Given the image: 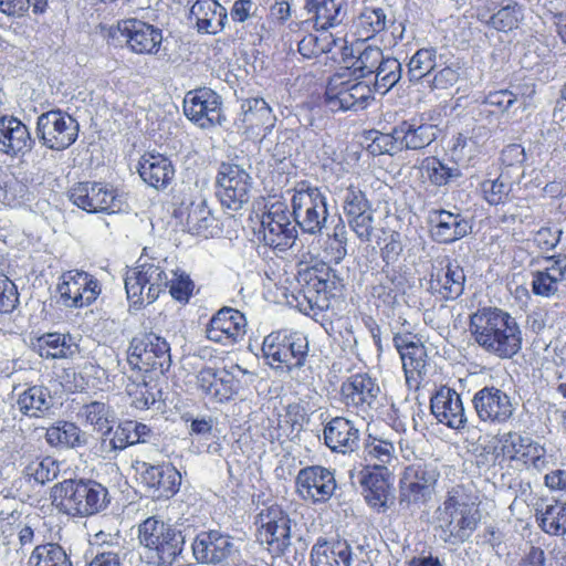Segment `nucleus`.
I'll return each mask as SVG.
<instances>
[{"label":"nucleus","instance_id":"nucleus-4","mask_svg":"<svg viewBox=\"0 0 566 566\" xmlns=\"http://www.w3.org/2000/svg\"><path fill=\"white\" fill-rule=\"evenodd\" d=\"M139 543L156 553L159 566H171L182 553L185 537L181 531L156 516L138 525Z\"/></svg>","mask_w":566,"mask_h":566},{"label":"nucleus","instance_id":"nucleus-12","mask_svg":"<svg viewBox=\"0 0 566 566\" xmlns=\"http://www.w3.org/2000/svg\"><path fill=\"white\" fill-rule=\"evenodd\" d=\"M217 187L222 206L237 211L250 199L252 178L241 166L222 163L217 176Z\"/></svg>","mask_w":566,"mask_h":566},{"label":"nucleus","instance_id":"nucleus-30","mask_svg":"<svg viewBox=\"0 0 566 566\" xmlns=\"http://www.w3.org/2000/svg\"><path fill=\"white\" fill-rule=\"evenodd\" d=\"M430 222L433 224L431 237L438 243H452L471 230L469 221L459 212L434 210L430 214Z\"/></svg>","mask_w":566,"mask_h":566},{"label":"nucleus","instance_id":"nucleus-52","mask_svg":"<svg viewBox=\"0 0 566 566\" xmlns=\"http://www.w3.org/2000/svg\"><path fill=\"white\" fill-rule=\"evenodd\" d=\"M298 281L306 283L304 296L310 307L313 308L314 305L319 307V298L323 295V300H326V292L331 287V285L326 283V279H317L315 270H304L300 273Z\"/></svg>","mask_w":566,"mask_h":566},{"label":"nucleus","instance_id":"nucleus-57","mask_svg":"<svg viewBox=\"0 0 566 566\" xmlns=\"http://www.w3.org/2000/svg\"><path fill=\"white\" fill-rule=\"evenodd\" d=\"M423 167L427 170L429 180L436 186H444L461 175L458 167H448L434 157L427 158Z\"/></svg>","mask_w":566,"mask_h":566},{"label":"nucleus","instance_id":"nucleus-11","mask_svg":"<svg viewBox=\"0 0 566 566\" xmlns=\"http://www.w3.org/2000/svg\"><path fill=\"white\" fill-rule=\"evenodd\" d=\"M264 243L273 249L285 251L292 248L297 239V224L292 212L283 202H275L262 214Z\"/></svg>","mask_w":566,"mask_h":566},{"label":"nucleus","instance_id":"nucleus-51","mask_svg":"<svg viewBox=\"0 0 566 566\" xmlns=\"http://www.w3.org/2000/svg\"><path fill=\"white\" fill-rule=\"evenodd\" d=\"M82 415L103 437L112 433V415L109 407L101 401H93L82 408Z\"/></svg>","mask_w":566,"mask_h":566},{"label":"nucleus","instance_id":"nucleus-6","mask_svg":"<svg viewBox=\"0 0 566 566\" xmlns=\"http://www.w3.org/2000/svg\"><path fill=\"white\" fill-rule=\"evenodd\" d=\"M262 352L272 367L292 371L304 366L308 356V340L298 332H273L264 338Z\"/></svg>","mask_w":566,"mask_h":566},{"label":"nucleus","instance_id":"nucleus-43","mask_svg":"<svg viewBox=\"0 0 566 566\" xmlns=\"http://www.w3.org/2000/svg\"><path fill=\"white\" fill-rule=\"evenodd\" d=\"M19 410L29 417H40L52 406L50 390L43 386H31L17 400Z\"/></svg>","mask_w":566,"mask_h":566},{"label":"nucleus","instance_id":"nucleus-50","mask_svg":"<svg viewBox=\"0 0 566 566\" xmlns=\"http://www.w3.org/2000/svg\"><path fill=\"white\" fill-rule=\"evenodd\" d=\"M384 57V52L377 46H366L353 62L352 74L356 78H364L374 75L376 69H379Z\"/></svg>","mask_w":566,"mask_h":566},{"label":"nucleus","instance_id":"nucleus-9","mask_svg":"<svg viewBox=\"0 0 566 566\" xmlns=\"http://www.w3.org/2000/svg\"><path fill=\"white\" fill-rule=\"evenodd\" d=\"M78 132L77 120L61 109L42 113L36 119V138L42 146L51 150L67 149L76 142Z\"/></svg>","mask_w":566,"mask_h":566},{"label":"nucleus","instance_id":"nucleus-25","mask_svg":"<svg viewBox=\"0 0 566 566\" xmlns=\"http://www.w3.org/2000/svg\"><path fill=\"white\" fill-rule=\"evenodd\" d=\"M244 315L232 307H222L210 319L206 334L208 339L224 345L233 344L245 334Z\"/></svg>","mask_w":566,"mask_h":566},{"label":"nucleus","instance_id":"nucleus-61","mask_svg":"<svg viewBox=\"0 0 566 566\" xmlns=\"http://www.w3.org/2000/svg\"><path fill=\"white\" fill-rule=\"evenodd\" d=\"M129 428H132V420L120 422L116 429L108 437H103L102 450L105 452L122 451L128 446H132L129 441Z\"/></svg>","mask_w":566,"mask_h":566},{"label":"nucleus","instance_id":"nucleus-42","mask_svg":"<svg viewBox=\"0 0 566 566\" xmlns=\"http://www.w3.org/2000/svg\"><path fill=\"white\" fill-rule=\"evenodd\" d=\"M46 442L55 448H78L86 443V437L73 422L59 421L48 428Z\"/></svg>","mask_w":566,"mask_h":566},{"label":"nucleus","instance_id":"nucleus-24","mask_svg":"<svg viewBox=\"0 0 566 566\" xmlns=\"http://www.w3.org/2000/svg\"><path fill=\"white\" fill-rule=\"evenodd\" d=\"M196 384L207 398L216 402L230 400L239 390V380L226 368H202L196 376Z\"/></svg>","mask_w":566,"mask_h":566},{"label":"nucleus","instance_id":"nucleus-58","mask_svg":"<svg viewBox=\"0 0 566 566\" xmlns=\"http://www.w3.org/2000/svg\"><path fill=\"white\" fill-rule=\"evenodd\" d=\"M386 22V14L380 8H366L358 17V27L366 38H371L384 31Z\"/></svg>","mask_w":566,"mask_h":566},{"label":"nucleus","instance_id":"nucleus-3","mask_svg":"<svg viewBox=\"0 0 566 566\" xmlns=\"http://www.w3.org/2000/svg\"><path fill=\"white\" fill-rule=\"evenodd\" d=\"M53 502L73 516H91L106 509L108 491L93 480H64L52 489Z\"/></svg>","mask_w":566,"mask_h":566},{"label":"nucleus","instance_id":"nucleus-28","mask_svg":"<svg viewBox=\"0 0 566 566\" xmlns=\"http://www.w3.org/2000/svg\"><path fill=\"white\" fill-rule=\"evenodd\" d=\"M192 554L198 563L220 564L233 553L230 536L218 531L201 532L192 542Z\"/></svg>","mask_w":566,"mask_h":566},{"label":"nucleus","instance_id":"nucleus-64","mask_svg":"<svg viewBox=\"0 0 566 566\" xmlns=\"http://www.w3.org/2000/svg\"><path fill=\"white\" fill-rule=\"evenodd\" d=\"M461 70L462 66L459 61L451 62L434 74L430 81V87L432 90H447L453 86L460 78Z\"/></svg>","mask_w":566,"mask_h":566},{"label":"nucleus","instance_id":"nucleus-55","mask_svg":"<svg viewBox=\"0 0 566 566\" xmlns=\"http://www.w3.org/2000/svg\"><path fill=\"white\" fill-rule=\"evenodd\" d=\"M481 189L484 196V199L490 205H500L504 203L512 191V184L504 178L503 175H500L496 179H488L481 184Z\"/></svg>","mask_w":566,"mask_h":566},{"label":"nucleus","instance_id":"nucleus-33","mask_svg":"<svg viewBox=\"0 0 566 566\" xmlns=\"http://www.w3.org/2000/svg\"><path fill=\"white\" fill-rule=\"evenodd\" d=\"M324 442L333 452L348 453L358 448L359 430L344 417H335L325 424Z\"/></svg>","mask_w":566,"mask_h":566},{"label":"nucleus","instance_id":"nucleus-37","mask_svg":"<svg viewBox=\"0 0 566 566\" xmlns=\"http://www.w3.org/2000/svg\"><path fill=\"white\" fill-rule=\"evenodd\" d=\"M304 8L321 30L339 25L346 17L345 0H306Z\"/></svg>","mask_w":566,"mask_h":566},{"label":"nucleus","instance_id":"nucleus-10","mask_svg":"<svg viewBox=\"0 0 566 566\" xmlns=\"http://www.w3.org/2000/svg\"><path fill=\"white\" fill-rule=\"evenodd\" d=\"M342 401L363 419L373 418L379 407L380 387L368 374L352 375L340 386Z\"/></svg>","mask_w":566,"mask_h":566},{"label":"nucleus","instance_id":"nucleus-22","mask_svg":"<svg viewBox=\"0 0 566 566\" xmlns=\"http://www.w3.org/2000/svg\"><path fill=\"white\" fill-rule=\"evenodd\" d=\"M117 31L129 49L138 54H156L163 42L160 29L138 19L118 22Z\"/></svg>","mask_w":566,"mask_h":566},{"label":"nucleus","instance_id":"nucleus-63","mask_svg":"<svg viewBox=\"0 0 566 566\" xmlns=\"http://www.w3.org/2000/svg\"><path fill=\"white\" fill-rule=\"evenodd\" d=\"M171 279H168L170 295L179 302H188L195 284L184 271H171Z\"/></svg>","mask_w":566,"mask_h":566},{"label":"nucleus","instance_id":"nucleus-14","mask_svg":"<svg viewBox=\"0 0 566 566\" xmlns=\"http://www.w3.org/2000/svg\"><path fill=\"white\" fill-rule=\"evenodd\" d=\"M258 538L273 555H282L291 545V518L279 506L262 510L256 516Z\"/></svg>","mask_w":566,"mask_h":566},{"label":"nucleus","instance_id":"nucleus-8","mask_svg":"<svg viewBox=\"0 0 566 566\" xmlns=\"http://www.w3.org/2000/svg\"><path fill=\"white\" fill-rule=\"evenodd\" d=\"M168 286V275L159 263L143 262L127 272L125 290L135 306L154 303Z\"/></svg>","mask_w":566,"mask_h":566},{"label":"nucleus","instance_id":"nucleus-13","mask_svg":"<svg viewBox=\"0 0 566 566\" xmlns=\"http://www.w3.org/2000/svg\"><path fill=\"white\" fill-rule=\"evenodd\" d=\"M69 198L75 206L91 213H116L123 206L112 186L96 181L74 185L69 191Z\"/></svg>","mask_w":566,"mask_h":566},{"label":"nucleus","instance_id":"nucleus-15","mask_svg":"<svg viewBox=\"0 0 566 566\" xmlns=\"http://www.w3.org/2000/svg\"><path fill=\"white\" fill-rule=\"evenodd\" d=\"M326 103L333 111L363 109L371 98V88L364 82L344 80L333 75L326 86Z\"/></svg>","mask_w":566,"mask_h":566},{"label":"nucleus","instance_id":"nucleus-32","mask_svg":"<svg viewBox=\"0 0 566 566\" xmlns=\"http://www.w3.org/2000/svg\"><path fill=\"white\" fill-rule=\"evenodd\" d=\"M140 178L157 190L166 189L175 177L171 160L161 155L147 153L142 156L138 165Z\"/></svg>","mask_w":566,"mask_h":566},{"label":"nucleus","instance_id":"nucleus-17","mask_svg":"<svg viewBox=\"0 0 566 566\" xmlns=\"http://www.w3.org/2000/svg\"><path fill=\"white\" fill-rule=\"evenodd\" d=\"M472 405L478 418L489 423H505L515 411L511 397L495 386H485L478 390L472 398Z\"/></svg>","mask_w":566,"mask_h":566},{"label":"nucleus","instance_id":"nucleus-26","mask_svg":"<svg viewBox=\"0 0 566 566\" xmlns=\"http://www.w3.org/2000/svg\"><path fill=\"white\" fill-rule=\"evenodd\" d=\"M394 344L400 354L407 381H417V378L426 371L427 350L424 345L411 333H396Z\"/></svg>","mask_w":566,"mask_h":566},{"label":"nucleus","instance_id":"nucleus-5","mask_svg":"<svg viewBox=\"0 0 566 566\" xmlns=\"http://www.w3.org/2000/svg\"><path fill=\"white\" fill-rule=\"evenodd\" d=\"M292 216L303 232L316 235L326 227L328 209L326 197L317 187L298 184L291 198Z\"/></svg>","mask_w":566,"mask_h":566},{"label":"nucleus","instance_id":"nucleus-21","mask_svg":"<svg viewBox=\"0 0 566 566\" xmlns=\"http://www.w3.org/2000/svg\"><path fill=\"white\" fill-rule=\"evenodd\" d=\"M184 113L201 128L221 124L220 96L206 87L189 92L184 99Z\"/></svg>","mask_w":566,"mask_h":566},{"label":"nucleus","instance_id":"nucleus-31","mask_svg":"<svg viewBox=\"0 0 566 566\" xmlns=\"http://www.w3.org/2000/svg\"><path fill=\"white\" fill-rule=\"evenodd\" d=\"M395 135L401 150H420L437 139V128L418 119L402 120L395 126Z\"/></svg>","mask_w":566,"mask_h":566},{"label":"nucleus","instance_id":"nucleus-62","mask_svg":"<svg viewBox=\"0 0 566 566\" xmlns=\"http://www.w3.org/2000/svg\"><path fill=\"white\" fill-rule=\"evenodd\" d=\"M520 461L527 465V468H532L538 472L546 469L548 464L545 448L528 437L525 444V451L521 453Z\"/></svg>","mask_w":566,"mask_h":566},{"label":"nucleus","instance_id":"nucleus-29","mask_svg":"<svg viewBox=\"0 0 566 566\" xmlns=\"http://www.w3.org/2000/svg\"><path fill=\"white\" fill-rule=\"evenodd\" d=\"M430 410L436 419L452 428L461 429L467 423L460 395L449 387H441L430 400Z\"/></svg>","mask_w":566,"mask_h":566},{"label":"nucleus","instance_id":"nucleus-40","mask_svg":"<svg viewBox=\"0 0 566 566\" xmlns=\"http://www.w3.org/2000/svg\"><path fill=\"white\" fill-rule=\"evenodd\" d=\"M536 517L539 521L542 530L551 535H560L566 533V503L554 501L547 503L542 501L536 504Z\"/></svg>","mask_w":566,"mask_h":566},{"label":"nucleus","instance_id":"nucleus-35","mask_svg":"<svg viewBox=\"0 0 566 566\" xmlns=\"http://www.w3.org/2000/svg\"><path fill=\"white\" fill-rule=\"evenodd\" d=\"M199 32L217 34L227 23L228 13L217 0H197L190 9Z\"/></svg>","mask_w":566,"mask_h":566},{"label":"nucleus","instance_id":"nucleus-19","mask_svg":"<svg viewBox=\"0 0 566 566\" xmlns=\"http://www.w3.org/2000/svg\"><path fill=\"white\" fill-rule=\"evenodd\" d=\"M343 211L350 229L363 242H369L374 231L371 205L364 191L349 186L343 197Z\"/></svg>","mask_w":566,"mask_h":566},{"label":"nucleus","instance_id":"nucleus-54","mask_svg":"<svg viewBox=\"0 0 566 566\" xmlns=\"http://www.w3.org/2000/svg\"><path fill=\"white\" fill-rule=\"evenodd\" d=\"M523 19V10L516 2L501 8L491 17L490 23L499 31L507 32L518 27Z\"/></svg>","mask_w":566,"mask_h":566},{"label":"nucleus","instance_id":"nucleus-60","mask_svg":"<svg viewBox=\"0 0 566 566\" xmlns=\"http://www.w3.org/2000/svg\"><path fill=\"white\" fill-rule=\"evenodd\" d=\"M306 415L304 408L298 403L286 407L285 415L279 420V428L286 437L297 436L303 428Z\"/></svg>","mask_w":566,"mask_h":566},{"label":"nucleus","instance_id":"nucleus-44","mask_svg":"<svg viewBox=\"0 0 566 566\" xmlns=\"http://www.w3.org/2000/svg\"><path fill=\"white\" fill-rule=\"evenodd\" d=\"M392 442L381 439L368 440L364 444L363 458L367 468L388 470L387 465L396 459Z\"/></svg>","mask_w":566,"mask_h":566},{"label":"nucleus","instance_id":"nucleus-18","mask_svg":"<svg viewBox=\"0 0 566 566\" xmlns=\"http://www.w3.org/2000/svg\"><path fill=\"white\" fill-rule=\"evenodd\" d=\"M298 495L313 503H325L336 490L334 473L322 465H311L298 471L296 476Z\"/></svg>","mask_w":566,"mask_h":566},{"label":"nucleus","instance_id":"nucleus-38","mask_svg":"<svg viewBox=\"0 0 566 566\" xmlns=\"http://www.w3.org/2000/svg\"><path fill=\"white\" fill-rule=\"evenodd\" d=\"M465 274L457 262H449L436 276L432 274L430 286L446 300L458 298L464 290Z\"/></svg>","mask_w":566,"mask_h":566},{"label":"nucleus","instance_id":"nucleus-45","mask_svg":"<svg viewBox=\"0 0 566 566\" xmlns=\"http://www.w3.org/2000/svg\"><path fill=\"white\" fill-rule=\"evenodd\" d=\"M186 222L191 233L206 238L212 234L216 227V220L203 199L190 203Z\"/></svg>","mask_w":566,"mask_h":566},{"label":"nucleus","instance_id":"nucleus-49","mask_svg":"<svg viewBox=\"0 0 566 566\" xmlns=\"http://www.w3.org/2000/svg\"><path fill=\"white\" fill-rule=\"evenodd\" d=\"M59 464L50 457L35 458L31 460L23 469V474L28 480H34L39 484H44L54 480L59 474Z\"/></svg>","mask_w":566,"mask_h":566},{"label":"nucleus","instance_id":"nucleus-27","mask_svg":"<svg viewBox=\"0 0 566 566\" xmlns=\"http://www.w3.org/2000/svg\"><path fill=\"white\" fill-rule=\"evenodd\" d=\"M35 144L25 124L13 116L0 117V153L10 157H22Z\"/></svg>","mask_w":566,"mask_h":566},{"label":"nucleus","instance_id":"nucleus-59","mask_svg":"<svg viewBox=\"0 0 566 566\" xmlns=\"http://www.w3.org/2000/svg\"><path fill=\"white\" fill-rule=\"evenodd\" d=\"M395 277L389 274L378 273L371 286V295L380 300L385 305L392 306L397 302L398 290Z\"/></svg>","mask_w":566,"mask_h":566},{"label":"nucleus","instance_id":"nucleus-2","mask_svg":"<svg viewBox=\"0 0 566 566\" xmlns=\"http://www.w3.org/2000/svg\"><path fill=\"white\" fill-rule=\"evenodd\" d=\"M481 521L474 504L469 503L459 489H452L436 511V532L441 542L460 546L470 539Z\"/></svg>","mask_w":566,"mask_h":566},{"label":"nucleus","instance_id":"nucleus-53","mask_svg":"<svg viewBox=\"0 0 566 566\" xmlns=\"http://www.w3.org/2000/svg\"><path fill=\"white\" fill-rule=\"evenodd\" d=\"M368 139L371 143L368 145L367 150L373 156L380 155H395L400 151L398 137L395 135V127L391 133H380L378 130H371L368 133Z\"/></svg>","mask_w":566,"mask_h":566},{"label":"nucleus","instance_id":"nucleus-16","mask_svg":"<svg viewBox=\"0 0 566 566\" xmlns=\"http://www.w3.org/2000/svg\"><path fill=\"white\" fill-rule=\"evenodd\" d=\"M57 293L64 306L81 308L96 301L101 286L95 277L84 271H69L61 276Z\"/></svg>","mask_w":566,"mask_h":566},{"label":"nucleus","instance_id":"nucleus-46","mask_svg":"<svg viewBox=\"0 0 566 566\" xmlns=\"http://www.w3.org/2000/svg\"><path fill=\"white\" fill-rule=\"evenodd\" d=\"M28 566H73L66 552L55 543L38 545L31 553Z\"/></svg>","mask_w":566,"mask_h":566},{"label":"nucleus","instance_id":"nucleus-20","mask_svg":"<svg viewBox=\"0 0 566 566\" xmlns=\"http://www.w3.org/2000/svg\"><path fill=\"white\" fill-rule=\"evenodd\" d=\"M389 479L388 470L361 467L349 471L352 485H359L367 503L378 510H385L390 499Z\"/></svg>","mask_w":566,"mask_h":566},{"label":"nucleus","instance_id":"nucleus-56","mask_svg":"<svg viewBox=\"0 0 566 566\" xmlns=\"http://www.w3.org/2000/svg\"><path fill=\"white\" fill-rule=\"evenodd\" d=\"M335 40L332 34H322L316 36L314 34L305 35L298 42V52L306 59L316 57L323 53H327L332 50V45Z\"/></svg>","mask_w":566,"mask_h":566},{"label":"nucleus","instance_id":"nucleus-47","mask_svg":"<svg viewBox=\"0 0 566 566\" xmlns=\"http://www.w3.org/2000/svg\"><path fill=\"white\" fill-rule=\"evenodd\" d=\"M401 75L402 67L400 62L395 57L384 55L381 65L374 73L375 91L386 94L400 81Z\"/></svg>","mask_w":566,"mask_h":566},{"label":"nucleus","instance_id":"nucleus-41","mask_svg":"<svg viewBox=\"0 0 566 566\" xmlns=\"http://www.w3.org/2000/svg\"><path fill=\"white\" fill-rule=\"evenodd\" d=\"M40 356L44 358H71L78 353V346L69 335L48 333L38 339Z\"/></svg>","mask_w":566,"mask_h":566},{"label":"nucleus","instance_id":"nucleus-39","mask_svg":"<svg viewBox=\"0 0 566 566\" xmlns=\"http://www.w3.org/2000/svg\"><path fill=\"white\" fill-rule=\"evenodd\" d=\"M242 122L249 129L262 128L264 135L274 127L275 116L269 104L259 97L248 98L242 105Z\"/></svg>","mask_w":566,"mask_h":566},{"label":"nucleus","instance_id":"nucleus-7","mask_svg":"<svg viewBox=\"0 0 566 566\" xmlns=\"http://www.w3.org/2000/svg\"><path fill=\"white\" fill-rule=\"evenodd\" d=\"M127 360L140 371L164 374L171 365L170 346L157 334L144 333L132 339Z\"/></svg>","mask_w":566,"mask_h":566},{"label":"nucleus","instance_id":"nucleus-1","mask_svg":"<svg viewBox=\"0 0 566 566\" xmlns=\"http://www.w3.org/2000/svg\"><path fill=\"white\" fill-rule=\"evenodd\" d=\"M474 342L499 358H512L522 347V332L514 317L496 307H484L470 316Z\"/></svg>","mask_w":566,"mask_h":566},{"label":"nucleus","instance_id":"nucleus-34","mask_svg":"<svg viewBox=\"0 0 566 566\" xmlns=\"http://www.w3.org/2000/svg\"><path fill=\"white\" fill-rule=\"evenodd\" d=\"M433 478L421 464H411L403 471L400 480V503H418L430 493Z\"/></svg>","mask_w":566,"mask_h":566},{"label":"nucleus","instance_id":"nucleus-23","mask_svg":"<svg viewBox=\"0 0 566 566\" xmlns=\"http://www.w3.org/2000/svg\"><path fill=\"white\" fill-rule=\"evenodd\" d=\"M137 470L140 472L142 482L151 492L154 497L169 499L178 492L181 475L172 464L140 462Z\"/></svg>","mask_w":566,"mask_h":566},{"label":"nucleus","instance_id":"nucleus-48","mask_svg":"<svg viewBox=\"0 0 566 566\" xmlns=\"http://www.w3.org/2000/svg\"><path fill=\"white\" fill-rule=\"evenodd\" d=\"M437 51L433 48L419 49L408 63L407 75L410 82H418L437 66Z\"/></svg>","mask_w":566,"mask_h":566},{"label":"nucleus","instance_id":"nucleus-36","mask_svg":"<svg viewBox=\"0 0 566 566\" xmlns=\"http://www.w3.org/2000/svg\"><path fill=\"white\" fill-rule=\"evenodd\" d=\"M352 548L347 541L319 539L312 547V566H350Z\"/></svg>","mask_w":566,"mask_h":566}]
</instances>
